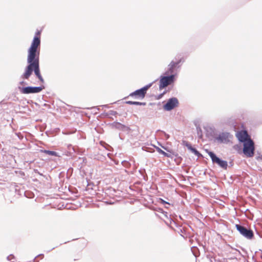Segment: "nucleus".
I'll list each match as a JSON object with an SVG mask.
<instances>
[{"label": "nucleus", "instance_id": "1", "mask_svg": "<svg viewBox=\"0 0 262 262\" xmlns=\"http://www.w3.org/2000/svg\"><path fill=\"white\" fill-rule=\"evenodd\" d=\"M40 50V32L38 31L33 38L30 47L28 49L27 56L28 65L26 67L21 77L23 79H28L34 71L35 75L43 83L44 80L41 75L39 68Z\"/></svg>", "mask_w": 262, "mask_h": 262}, {"label": "nucleus", "instance_id": "2", "mask_svg": "<svg viewBox=\"0 0 262 262\" xmlns=\"http://www.w3.org/2000/svg\"><path fill=\"white\" fill-rule=\"evenodd\" d=\"M243 152L247 157H252L254 155V143L251 140L249 139L245 143H244Z\"/></svg>", "mask_w": 262, "mask_h": 262}, {"label": "nucleus", "instance_id": "3", "mask_svg": "<svg viewBox=\"0 0 262 262\" xmlns=\"http://www.w3.org/2000/svg\"><path fill=\"white\" fill-rule=\"evenodd\" d=\"M183 61V58L181 57H178L176 58V60H172L168 66V69L165 74L168 75H172L174 73L177 68L179 67V64Z\"/></svg>", "mask_w": 262, "mask_h": 262}, {"label": "nucleus", "instance_id": "4", "mask_svg": "<svg viewBox=\"0 0 262 262\" xmlns=\"http://www.w3.org/2000/svg\"><path fill=\"white\" fill-rule=\"evenodd\" d=\"M169 75V76L161 77L159 84V89L160 90H162L168 85L171 84L174 81V75Z\"/></svg>", "mask_w": 262, "mask_h": 262}, {"label": "nucleus", "instance_id": "5", "mask_svg": "<svg viewBox=\"0 0 262 262\" xmlns=\"http://www.w3.org/2000/svg\"><path fill=\"white\" fill-rule=\"evenodd\" d=\"M235 227L239 232L247 239H251L253 237L254 234L252 230L248 229L246 227L238 224L235 225Z\"/></svg>", "mask_w": 262, "mask_h": 262}, {"label": "nucleus", "instance_id": "6", "mask_svg": "<svg viewBox=\"0 0 262 262\" xmlns=\"http://www.w3.org/2000/svg\"><path fill=\"white\" fill-rule=\"evenodd\" d=\"M151 84L146 85L142 89L138 90L134 92L130 93L129 94V96L135 97L136 98L142 99L145 97L147 91L151 86Z\"/></svg>", "mask_w": 262, "mask_h": 262}, {"label": "nucleus", "instance_id": "7", "mask_svg": "<svg viewBox=\"0 0 262 262\" xmlns=\"http://www.w3.org/2000/svg\"><path fill=\"white\" fill-rule=\"evenodd\" d=\"M208 155L211 158L212 161L213 163L217 164L221 167L226 169L228 166L227 161L221 160L220 158L217 157L216 155L212 151L208 152Z\"/></svg>", "mask_w": 262, "mask_h": 262}, {"label": "nucleus", "instance_id": "8", "mask_svg": "<svg viewBox=\"0 0 262 262\" xmlns=\"http://www.w3.org/2000/svg\"><path fill=\"white\" fill-rule=\"evenodd\" d=\"M178 100L176 98H172L168 100L167 103L163 106V108L166 111H170L178 106Z\"/></svg>", "mask_w": 262, "mask_h": 262}, {"label": "nucleus", "instance_id": "9", "mask_svg": "<svg viewBox=\"0 0 262 262\" xmlns=\"http://www.w3.org/2000/svg\"><path fill=\"white\" fill-rule=\"evenodd\" d=\"M44 87H31L28 86L22 88L21 92L23 94L37 93L42 90Z\"/></svg>", "mask_w": 262, "mask_h": 262}, {"label": "nucleus", "instance_id": "10", "mask_svg": "<svg viewBox=\"0 0 262 262\" xmlns=\"http://www.w3.org/2000/svg\"><path fill=\"white\" fill-rule=\"evenodd\" d=\"M236 136L238 140L243 143H245L249 139H251L247 132L246 130H241L238 132L237 133Z\"/></svg>", "mask_w": 262, "mask_h": 262}, {"label": "nucleus", "instance_id": "11", "mask_svg": "<svg viewBox=\"0 0 262 262\" xmlns=\"http://www.w3.org/2000/svg\"><path fill=\"white\" fill-rule=\"evenodd\" d=\"M230 137V135L228 133H223L221 134L219 137L217 138V139L219 141H220L221 142H227L229 141V138Z\"/></svg>", "mask_w": 262, "mask_h": 262}, {"label": "nucleus", "instance_id": "12", "mask_svg": "<svg viewBox=\"0 0 262 262\" xmlns=\"http://www.w3.org/2000/svg\"><path fill=\"white\" fill-rule=\"evenodd\" d=\"M42 152L43 153L49 155L54 156H56V157H60V156H59L56 152L54 151L45 150Z\"/></svg>", "mask_w": 262, "mask_h": 262}, {"label": "nucleus", "instance_id": "13", "mask_svg": "<svg viewBox=\"0 0 262 262\" xmlns=\"http://www.w3.org/2000/svg\"><path fill=\"white\" fill-rule=\"evenodd\" d=\"M126 103L130 105H145V103L140 102L137 101H126Z\"/></svg>", "mask_w": 262, "mask_h": 262}, {"label": "nucleus", "instance_id": "14", "mask_svg": "<svg viewBox=\"0 0 262 262\" xmlns=\"http://www.w3.org/2000/svg\"><path fill=\"white\" fill-rule=\"evenodd\" d=\"M187 147H188V148L189 149H190L192 152H193L195 155L196 156H199L200 155V153L198 151H197V150L194 148H193L191 145L190 144H187Z\"/></svg>", "mask_w": 262, "mask_h": 262}, {"label": "nucleus", "instance_id": "15", "mask_svg": "<svg viewBox=\"0 0 262 262\" xmlns=\"http://www.w3.org/2000/svg\"><path fill=\"white\" fill-rule=\"evenodd\" d=\"M157 150L158 151V152H159L160 154L163 155L164 156L167 157H170V155L169 154H168L167 153L165 152L164 151L162 150L161 148L158 147L157 148Z\"/></svg>", "mask_w": 262, "mask_h": 262}, {"label": "nucleus", "instance_id": "16", "mask_svg": "<svg viewBox=\"0 0 262 262\" xmlns=\"http://www.w3.org/2000/svg\"><path fill=\"white\" fill-rule=\"evenodd\" d=\"M160 202L161 203L164 204H169L168 203L166 202V201H165L164 200H163V199H160Z\"/></svg>", "mask_w": 262, "mask_h": 262}]
</instances>
